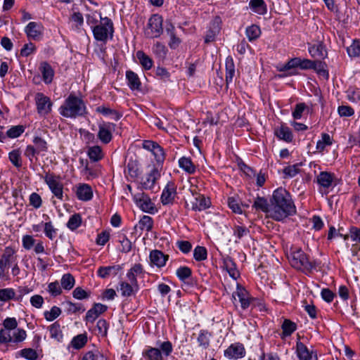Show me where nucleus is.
I'll return each instance as SVG.
<instances>
[{
  "mask_svg": "<svg viewBox=\"0 0 360 360\" xmlns=\"http://www.w3.org/2000/svg\"><path fill=\"white\" fill-rule=\"evenodd\" d=\"M297 209L290 193L284 188L274 191L271 196L270 218L282 221L296 214Z\"/></svg>",
  "mask_w": 360,
  "mask_h": 360,
  "instance_id": "1",
  "label": "nucleus"
},
{
  "mask_svg": "<svg viewBox=\"0 0 360 360\" xmlns=\"http://www.w3.org/2000/svg\"><path fill=\"white\" fill-rule=\"evenodd\" d=\"M60 115L67 118L83 117L87 114L85 103L82 98L70 94L58 108Z\"/></svg>",
  "mask_w": 360,
  "mask_h": 360,
  "instance_id": "2",
  "label": "nucleus"
},
{
  "mask_svg": "<svg viewBox=\"0 0 360 360\" xmlns=\"http://www.w3.org/2000/svg\"><path fill=\"white\" fill-rule=\"evenodd\" d=\"M286 256L291 266L297 269L311 270L319 264L316 260H310L302 249H286Z\"/></svg>",
  "mask_w": 360,
  "mask_h": 360,
  "instance_id": "3",
  "label": "nucleus"
},
{
  "mask_svg": "<svg viewBox=\"0 0 360 360\" xmlns=\"http://www.w3.org/2000/svg\"><path fill=\"white\" fill-rule=\"evenodd\" d=\"M100 22L92 27V32L96 41L105 44L108 39H112L114 34V25L112 20L108 17H102L101 13H98Z\"/></svg>",
  "mask_w": 360,
  "mask_h": 360,
  "instance_id": "4",
  "label": "nucleus"
},
{
  "mask_svg": "<svg viewBox=\"0 0 360 360\" xmlns=\"http://www.w3.org/2000/svg\"><path fill=\"white\" fill-rule=\"evenodd\" d=\"M158 346L146 347L142 352L143 357L146 360H165V357L169 356L173 351L172 344L169 341L160 342Z\"/></svg>",
  "mask_w": 360,
  "mask_h": 360,
  "instance_id": "5",
  "label": "nucleus"
},
{
  "mask_svg": "<svg viewBox=\"0 0 360 360\" xmlns=\"http://www.w3.org/2000/svg\"><path fill=\"white\" fill-rule=\"evenodd\" d=\"M315 60H311L307 58H301L295 57L290 59L285 65L280 69V72H287L286 76L297 75V68L302 70H312Z\"/></svg>",
  "mask_w": 360,
  "mask_h": 360,
  "instance_id": "6",
  "label": "nucleus"
},
{
  "mask_svg": "<svg viewBox=\"0 0 360 360\" xmlns=\"http://www.w3.org/2000/svg\"><path fill=\"white\" fill-rule=\"evenodd\" d=\"M163 18L159 14H153L148 20L145 34L148 38H158L163 32Z\"/></svg>",
  "mask_w": 360,
  "mask_h": 360,
  "instance_id": "7",
  "label": "nucleus"
},
{
  "mask_svg": "<svg viewBox=\"0 0 360 360\" xmlns=\"http://www.w3.org/2000/svg\"><path fill=\"white\" fill-rule=\"evenodd\" d=\"M44 179L53 195L60 201L64 200L63 184L60 176L53 174H46Z\"/></svg>",
  "mask_w": 360,
  "mask_h": 360,
  "instance_id": "8",
  "label": "nucleus"
},
{
  "mask_svg": "<svg viewBox=\"0 0 360 360\" xmlns=\"http://www.w3.org/2000/svg\"><path fill=\"white\" fill-rule=\"evenodd\" d=\"M136 205L144 212L155 214L158 210L150 197L144 193H139L133 195Z\"/></svg>",
  "mask_w": 360,
  "mask_h": 360,
  "instance_id": "9",
  "label": "nucleus"
},
{
  "mask_svg": "<svg viewBox=\"0 0 360 360\" xmlns=\"http://www.w3.org/2000/svg\"><path fill=\"white\" fill-rule=\"evenodd\" d=\"M116 124L110 122H103L98 124V139L104 144L109 143L112 139Z\"/></svg>",
  "mask_w": 360,
  "mask_h": 360,
  "instance_id": "10",
  "label": "nucleus"
},
{
  "mask_svg": "<svg viewBox=\"0 0 360 360\" xmlns=\"http://www.w3.org/2000/svg\"><path fill=\"white\" fill-rule=\"evenodd\" d=\"M34 100L39 115L44 117L51 112L53 103L49 97L42 93H37L35 95Z\"/></svg>",
  "mask_w": 360,
  "mask_h": 360,
  "instance_id": "11",
  "label": "nucleus"
},
{
  "mask_svg": "<svg viewBox=\"0 0 360 360\" xmlns=\"http://www.w3.org/2000/svg\"><path fill=\"white\" fill-rule=\"evenodd\" d=\"M177 195L174 183L169 181L162 190L160 200L163 205H170L174 202Z\"/></svg>",
  "mask_w": 360,
  "mask_h": 360,
  "instance_id": "12",
  "label": "nucleus"
},
{
  "mask_svg": "<svg viewBox=\"0 0 360 360\" xmlns=\"http://www.w3.org/2000/svg\"><path fill=\"white\" fill-rule=\"evenodd\" d=\"M191 192L194 196V201L192 202V210L194 211H202L210 207L211 202L210 199L205 195L198 193L196 188H191Z\"/></svg>",
  "mask_w": 360,
  "mask_h": 360,
  "instance_id": "13",
  "label": "nucleus"
},
{
  "mask_svg": "<svg viewBox=\"0 0 360 360\" xmlns=\"http://www.w3.org/2000/svg\"><path fill=\"white\" fill-rule=\"evenodd\" d=\"M232 297L235 301H236L238 298L240 303L241 308L244 310L250 307L252 300L248 292L239 285H237L236 290L233 293Z\"/></svg>",
  "mask_w": 360,
  "mask_h": 360,
  "instance_id": "14",
  "label": "nucleus"
},
{
  "mask_svg": "<svg viewBox=\"0 0 360 360\" xmlns=\"http://www.w3.org/2000/svg\"><path fill=\"white\" fill-rule=\"evenodd\" d=\"M43 30L41 23L30 22L25 27V32L28 39L37 41L41 38Z\"/></svg>",
  "mask_w": 360,
  "mask_h": 360,
  "instance_id": "15",
  "label": "nucleus"
},
{
  "mask_svg": "<svg viewBox=\"0 0 360 360\" xmlns=\"http://www.w3.org/2000/svg\"><path fill=\"white\" fill-rule=\"evenodd\" d=\"M160 177V172L158 167H154L144 177L142 178L141 188L144 190L153 188L157 180Z\"/></svg>",
  "mask_w": 360,
  "mask_h": 360,
  "instance_id": "16",
  "label": "nucleus"
},
{
  "mask_svg": "<svg viewBox=\"0 0 360 360\" xmlns=\"http://www.w3.org/2000/svg\"><path fill=\"white\" fill-rule=\"evenodd\" d=\"M224 356L229 359H241L245 356V349L243 344H231L225 351Z\"/></svg>",
  "mask_w": 360,
  "mask_h": 360,
  "instance_id": "17",
  "label": "nucleus"
},
{
  "mask_svg": "<svg viewBox=\"0 0 360 360\" xmlns=\"http://www.w3.org/2000/svg\"><path fill=\"white\" fill-rule=\"evenodd\" d=\"M296 354L299 360H317L316 354L300 341L296 342Z\"/></svg>",
  "mask_w": 360,
  "mask_h": 360,
  "instance_id": "18",
  "label": "nucleus"
},
{
  "mask_svg": "<svg viewBox=\"0 0 360 360\" xmlns=\"http://www.w3.org/2000/svg\"><path fill=\"white\" fill-rule=\"evenodd\" d=\"M252 208L255 211L262 212L270 218L271 198L268 201L264 197L257 196L253 202Z\"/></svg>",
  "mask_w": 360,
  "mask_h": 360,
  "instance_id": "19",
  "label": "nucleus"
},
{
  "mask_svg": "<svg viewBox=\"0 0 360 360\" xmlns=\"http://www.w3.org/2000/svg\"><path fill=\"white\" fill-rule=\"evenodd\" d=\"M274 134L279 139L286 143H290L293 140L291 129L285 124H281L274 129Z\"/></svg>",
  "mask_w": 360,
  "mask_h": 360,
  "instance_id": "20",
  "label": "nucleus"
},
{
  "mask_svg": "<svg viewBox=\"0 0 360 360\" xmlns=\"http://www.w3.org/2000/svg\"><path fill=\"white\" fill-rule=\"evenodd\" d=\"M108 309L106 305L101 303H96L93 307L88 310L85 316L86 322L93 323L100 314L104 313Z\"/></svg>",
  "mask_w": 360,
  "mask_h": 360,
  "instance_id": "21",
  "label": "nucleus"
},
{
  "mask_svg": "<svg viewBox=\"0 0 360 360\" xmlns=\"http://www.w3.org/2000/svg\"><path fill=\"white\" fill-rule=\"evenodd\" d=\"M126 79L127 86L131 91H141V82L136 73L132 70H127L126 72Z\"/></svg>",
  "mask_w": 360,
  "mask_h": 360,
  "instance_id": "22",
  "label": "nucleus"
},
{
  "mask_svg": "<svg viewBox=\"0 0 360 360\" xmlns=\"http://www.w3.org/2000/svg\"><path fill=\"white\" fill-rule=\"evenodd\" d=\"M76 195L80 200L89 201L93 198L92 188L89 184H80L77 186Z\"/></svg>",
  "mask_w": 360,
  "mask_h": 360,
  "instance_id": "23",
  "label": "nucleus"
},
{
  "mask_svg": "<svg viewBox=\"0 0 360 360\" xmlns=\"http://www.w3.org/2000/svg\"><path fill=\"white\" fill-rule=\"evenodd\" d=\"M308 51L311 57L324 59L327 57L328 53L325 45L319 42L313 45H309Z\"/></svg>",
  "mask_w": 360,
  "mask_h": 360,
  "instance_id": "24",
  "label": "nucleus"
},
{
  "mask_svg": "<svg viewBox=\"0 0 360 360\" xmlns=\"http://www.w3.org/2000/svg\"><path fill=\"white\" fill-rule=\"evenodd\" d=\"M39 70L42 75V79L46 84H51L54 77V70L47 62H41L39 65Z\"/></svg>",
  "mask_w": 360,
  "mask_h": 360,
  "instance_id": "25",
  "label": "nucleus"
},
{
  "mask_svg": "<svg viewBox=\"0 0 360 360\" xmlns=\"http://www.w3.org/2000/svg\"><path fill=\"white\" fill-rule=\"evenodd\" d=\"M168 259V256L164 255L161 251L155 249L150 253V262L158 267L164 266Z\"/></svg>",
  "mask_w": 360,
  "mask_h": 360,
  "instance_id": "26",
  "label": "nucleus"
},
{
  "mask_svg": "<svg viewBox=\"0 0 360 360\" xmlns=\"http://www.w3.org/2000/svg\"><path fill=\"white\" fill-rule=\"evenodd\" d=\"M121 269L122 266L120 265L101 266L98 268L97 273L98 276L105 278L111 276H116Z\"/></svg>",
  "mask_w": 360,
  "mask_h": 360,
  "instance_id": "27",
  "label": "nucleus"
},
{
  "mask_svg": "<svg viewBox=\"0 0 360 360\" xmlns=\"http://www.w3.org/2000/svg\"><path fill=\"white\" fill-rule=\"evenodd\" d=\"M223 264L229 276L234 280H236L239 276V272L236 269V264L229 256L223 257Z\"/></svg>",
  "mask_w": 360,
  "mask_h": 360,
  "instance_id": "28",
  "label": "nucleus"
},
{
  "mask_svg": "<svg viewBox=\"0 0 360 360\" xmlns=\"http://www.w3.org/2000/svg\"><path fill=\"white\" fill-rule=\"evenodd\" d=\"M178 163L179 167L189 174H193L196 171V167L188 157H181L179 158Z\"/></svg>",
  "mask_w": 360,
  "mask_h": 360,
  "instance_id": "29",
  "label": "nucleus"
},
{
  "mask_svg": "<svg viewBox=\"0 0 360 360\" xmlns=\"http://www.w3.org/2000/svg\"><path fill=\"white\" fill-rule=\"evenodd\" d=\"M333 179L334 174L327 172H321L317 176L318 184L325 188H328L332 185Z\"/></svg>",
  "mask_w": 360,
  "mask_h": 360,
  "instance_id": "30",
  "label": "nucleus"
},
{
  "mask_svg": "<svg viewBox=\"0 0 360 360\" xmlns=\"http://www.w3.org/2000/svg\"><path fill=\"white\" fill-rule=\"evenodd\" d=\"M281 328L283 332L281 335V338L284 339L285 338L291 335V334L297 330V325L290 319H286L283 321Z\"/></svg>",
  "mask_w": 360,
  "mask_h": 360,
  "instance_id": "31",
  "label": "nucleus"
},
{
  "mask_svg": "<svg viewBox=\"0 0 360 360\" xmlns=\"http://www.w3.org/2000/svg\"><path fill=\"white\" fill-rule=\"evenodd\" d=\"M312 70H314L319 76L322 77L325 79H328L329 72L327 69V64L325 62L315 60Z\"/></svg>",
  "mask_w": 360,
  "mask_h": 360,
  "instance_id": "32",
  "label": "nucleus"
},
{
  "mask_svg": "<svg viewBox=\"0 0 360 360\" xmlns=\"http://www.w3.org/2000/svg\"><path fill=\"white\" fill-rule=\"evenodd\" d=\"M8 160L11 164L17 169L22 166V153L19 148L14 149L8 153Z\"/></svg>",
  "mask_w": 360,
  "mask_h": 360,
  "instance_id": "33",
  "label": "nucleus"
},
{
  "mask_svg": "<svg viewBox=\"0 0 360 360\" xmlns=\"http://www.w3.org/2000/svg\"><path fill=\"white\" fill-rule=\"evenodd\" d=\"M87 155L92 162H98L104 157V153L101 146H94L89 147Z\"/></svg>",
  "mask_w": 360,
  "mask_h": 360,
  "instance_id": "34",
  "label": "nucleus"
},
{
  "mask_svg": "<svg viewBox=\"0 0 360 360\" xmlns=\"http://www.w3.org/2000/svg\"><path fill=\"white\" fill-rule=\"evenodd\" d=\"M250 8L259 15H264L266 11V5L264 0H250L249 3Z\"/></svg>",
  "mask_w": 360,
  "mask_h": 360,
  "instance_id": "35",
  "label": "nucleus"
},
{
  "mask_svg": "<svg viewBox=\"0 0 360 360\" xmlns=\"http://www.w3.org/2000/svg\"><path fill=\"white\" fill-rule=\"evenodd\" d=\"M70 20L72 22V29L77 32H79L84 24V18L82 13L80 12H74L70 15Z\"/></svg>",
  "mask_w": 360,
  "mask_h": 360,
  "instance_id": "36",
  "label": "nucleus"
},
{
  "mask_svg": "<svg viewBox=\"0 0 360 360\" xmlns=\"http://www.w3.org/2000/svg\"><path fill=\"white\" fill-rule=\"evenodd\" d=\"M333 139L328 134L322 133L321 139L317 141L316 148L318 152L323 153L327 146L333 144Z\"/></svg>",
  "mask_w": 360,
  "mask_h": 360,
  "instance_id": "37",
  "label": "nucleus"
},
{
  "mask_svg": "<svg viewBox=\"0 0 360 360\" xmlns=\"http://www.w3.org/2000/svg\"><path fill=\"white\" fill-rule=\"evenodd\" d=\"M96 111L104 116H111L112 118L115 121L119 120L122 116V115L118 111L104 105L98 106L96 109Z\"/></svg>",
  "mask_w": 360,
  "mask_h": 360,
  "instance_id": "38",
  "label": "nucleus"
},
{
  "mask_svg": "<svg viewBox=\"0 0 360 360\" xmlns=\"http://www.w3.org/2000/svg\"><path fill=\"white\" fill-rule=\"evenodd\" d=\"M136 58L143 68L146 70H150L153 65V61L151 58L146 55L143 51H138L136 52Z\"/></svg>",
  "mask_w": 360,
  "mask_h": 360,
  "instance_id": "39",
  "label": "nucleus"
},
{
  "mask_svg": "<svg viewBox=\"0 0 360 360\" xmlns=\"http://www.w3.org/2000/svg\"><path fill=\"white\" fill-rule=\"evenodd\" d=\"M226 68V82L227 84L232 82L233 78L235 75V65L233 60L231 57H228L225 63Z\"/></svg>",
  "mask_w": 360,
  "mask_h": 360,
  "instance_id": "40",
  "label": "nucleus"
},
{
  "mask_svg": "<svg viewBox=\"0 0 360 360\" xmlns=\"http://www.w3.org/2000/svg\"><path fill=\"white\" fill-rule=\"evenodd\" d=\"M50 336L51 338L60 342L63 340V335L60 328V325L58 321L53 323L49 327Z\"/></svg>",
  "mask_w": 360,
  "mask_h": 360,
  "instance_id": "41",
  "label": "nucleus"
},
{
  "mask_svg": "<svg viewBox=\"0 0 360 360\" xmlns=\"http://www.w3.org/2000/svg\"><path fill=\"white\" fill-rule=\"evenodd\" d=\"M152 51L155 56L161 60L165 58L168 51L167 47L163 44L158 41L153 46Z\"/></svg>",
  "mask_w": 360,
  "mask_h": 360,
  "instance_id": "42",
  "label": "nucleus"
},
{
  "mask_svg": "<svg viewBox=\"0 0 360 360\" xmlns=\"http://www.w3.org/2000/svg\"><path fill=\"white\" fill-rule=\"evenodd\" d=\"M61 287L65 290H71L75 283V280L74 276L68 273L63 275L60 279Z\"/></svg>",
  "mask_w": 360,
  "mask_h": 360,
  "instance_id": "43",
  "label": "nucleus"
},
{
  "mask_svg": "<svg viewBox=\"0 0 360 360\" xmlns=\"http://www.w3.org/2000/svg\"><path fill=\"white\" fill-rule=\"evenodd\" d=\"M245 34L250 41H252L261 35L260 27L257 25H252L246 28Z\"/></svg>",
  "mask_w": 360,
  "mask_h": 360,
  "instance_id": "44",
  "label": "nucleus"
},
{
  "mask_svg": "<svg viewBox=\"0 0 360 360\" xmlns=\"http://www.w3.org/2000/svg\"><path fill=\"white\" fill-rule=\"evenodd\" d=\"M347 52L349 57L357 58L360 56V40H353L352 44L347 48Z\"/></svg>",
  "mask_w": 360,
  "mask_h": 360,
  "instance_id": "45",
  "label": "nucleus"
},
{
  "mask_svg": "<svg viewBox=\"0 0 360 360\" xmlns=\"http://www.w3.org/2000/svg\"><path fill=\"white\" fill-rule=\"evenodd\" d=\"M210 336L211 334L208 331L204 330H200L197 338L199 346L207 349L210 345Z\"/></svg>",
  "mask_w": 360,
  "mask_h": 360,
  "instance_id": "46",
  "label": "nucleus"
},
{
  "mask_svg": "<svg viewBox=\"0 0 360 360\" xmlns=\"http://www.w3.org/2000/svg\"><path fill=\"white\" fill-rule=\"evenodd\" d=\"M82 221V217L80 214L76 213L70 217L67 223V226L70 230L74 231L81 226Z\"/></svg>",
  "mask_w": 360,
  "mask_h": 360,
  "instance_id": "47",
  "label": "nucleus"
},
{
  "mask_svg": "<svg viewBox=\"0 0 360 360\" xmlns=\"http://www.w3.org/2000/svg\"><path fill=\"white\" fill-rule=\"evenodd\" d=\"M32 142L35 149L39 154L43 152H47L48 143L44 139L39 136H35L34 137Z\"/></svg>",
  "mask_w": 360,
  "mask_h": 360,
  "instance_id": "48",
  "label": "nucleus"
},
{
  "mask_svg": "<svg viewBox=\"0 0 360 360\" xmlns=\"http://www.w3.org/2000/svg\"><path fill=\"white\" fill-rule=\"evenodd\" d=\"M139 228L141 230L149 231L153 229V220L148 215H143L139 221Z\"/></svg>",
  "mask_w": 360,
  "mask_h": 360,
  "instance_id": "49",
  "label": "nucleus"
},
{
  "mask_svg": "<svg viewBox=\"0 0 360 360\" xmlns=\"http://www.w3.org/2000/svg\"><path fill=\"white\" fill-rule=\"evenodd\" d=\"M87 342V337L85 334H79L71 341L72 347L76 349H79L83 347Z\"/></svg>",
  "mask_w": 360,
  "mask_h": 360,
  "instance_id": "50",
  "label": "nucleus"
},
{
  "mask_svg": "<svg viewBox=\"0 0 360 360\" xmlns=\"http://www.w3.org/2000/svg\"><path fill=\"white\" fill-rule=\"evenodd\" d=\"M61 312L62 311L60 308L53 306L50 311H45L44 312V316L46 321H52L58 318L60 315Z\"/></svg>",
  "mask_w": 360,
  "mask_h": 360,
  "instance_id": "51",
  "label": "nucleus"
},
{
  "mask_svg": "<svg viewBox=\"0 0 360 360\" xmlns=\"http://www.w3.org/2000/svg\"><path fill=\"white\" fill-rule=\"evenodd\" d=\"M153 155L155 157V159L157 162V164L158 166L162 167L165 160V151L159 144L156 148H155V150L152 153Z\"/></svg>",
  "mask_w": 360,
  "mask_h": 360,
  "instance_id": "52",
  "label": "nucleus"
},
{
  "mask_svg": "<svg viewBox=\"0 0 360 360\" xmlns=\"http://www.w3.org/2000/svg\"><path fill=\"white\" fill-rule=\"evenodd\" d=\"M25 131L22 125L13 126L6 131V136L11 139L19 137Z\"/></svg>",
  "mask_w": 360,
  "mask_h": 360,
  "instance_id": "53",
  "label": "nucleus"
},
{
  "mask_svg": "<svg viewBox=\"0 0 360 360\" xmlns=\"http://www.w3.org/2000/svg\"><path fill=\"white\" fill-rule=\"evenodd\" d=\"M15 292L13 288L0 289V300L7 302L15 298Z\"/></svg>",
  "mask_w": 360,
  "mask_h": 360,
  "instance_id": "54",
  "label": "nucleus"
},
{
  "mask_svg": "<svg viewBox=\"0 0 360 360\" xmlns=\"http://www.w3.org/2000/svg\"><path fill=\"white\" fill-rule=\"evenodd\" d=\"M302 165V164L300 163L285 167L283 169V174L285 175V176L290 178L294 177L300 172L299 167Z\"/></svg>",
  "mask_w": 360,
  "mask_h": 360,
  "instance_id": "55",
  "label": "nucleus"
},
{
  "mask_svg": "<svg viewBox=\"0 0 360 360\" xmlns=\"http://www.w3.org/2000/svg\"><path fill=\"white\" fill-rule=\"evenodd\" d=\"M349 238H350L354 242L360 243V229L352 226L349 229V233L348 234H345L344 240H347Z\"/></svg>",
  "mask_w": 360,
  "mask_h": 360,
  "instance_id": "56",
  "label": "nucleus"
},
{
  "mask_svg": "<svg viewBox=\"0 0 360 360\" xmlns=\"http://www.w3.org/2000/svg\"><path fill=\"white\" fill-rule=\"evenodd\" d=\"M47 291L53 297H56L62 293V287L58 281L49 283Z\"/></svg>",
  "mask_w": 360,
  "mask_h": 360,
  "instance_id": "57",
  "label": "nucleus"
},
{
  "mask_svg": "<svg viewBox=\"0 0 360 360\" xmlns=\"http://www.w3.org/2000/svg\"><path fill=\"white\" fill-rule=\"evenodd\" d=\"M109 325L106 320L99 319L96 323V329L98 330V335L101 337H105L108 333Z\"/></svg>",
  "mask_w": 360,
  "mask_h": 360,
  "instance_id": "58",
  "label": "nucleus"
},
{
  "mask_svg": "<svg viewBox=\"0 0 360 360\" xmlns=\"http://www.w3.org/2000/svg\"><path fill=\"white\" fill-rule=\"evenodd\" d=\"M20 355L28 360H36L38 354L35 349L32 348H25L19 351Z\"/></svg>",
  "mask_w": 360,
  "mask_h": 360,
  "instance_id": "59",
  "label": "nucleus"
},
{
  "mask_svg": "<svg viewBox=\"0 0 360 360\" xmlns=\"http://www.w3.org/2000/svg\"><path fill=\"white\" fill-rule=\"evenodd\" d=\"M27 338V333L26 331L22 328H17L16 330H15L13 333L12 335V342L18 343V342H22L24 341Z\"/></svg>",
  "mask_w": 360,
  "mask_h": 360,
  "instance_id": "60",
  "label": "nucleus"
},
{
  "mask_svg": "<svg viewBox=\"0 0 360 360\" xmlns=\"http://www.w3.org/2000/svg\"><path fill=\"white\" fill-rule=\"evenodd\" d=\"M191 269L188 266H181L176 269V276L182 281L191 276Z\"/></svg>",
  "mask_w": 360,
  "mask_h": 360,
  "instance_id": "61",
  "label": "nucleus"
},
{
  "mask_svg": "<svg viewBox=\"0 0 360 360\" xmlns=\"http://www.w3.org/2000/svg\"><path fill=\"white\" fill-rule=\"evenodd\" d=\"M134 288H136V287L134 285H131V283L122 282L120 283V290L121 291V294L122 296L129 297L134 292Z\"/></svg>",
  "mask_w": 360,
  "mask_h": 360,
  "instance_id": "62",
  "label": "nucleus"
},
{
  "mask_svg": "<svg viewBox=\"0 0 360 360\" xmlns=\"http://www.w3.org/2000/svg\"><path fill=\"white\" fill-rule=\"evenodd\" d=\"M347 99L353 103H358L360 102V89H349L347 94Z\"/></svg>",
  "mask_w": 360,
  "mask_h": 360,
  "instance_id": "63",
  "label": "nucleus"
},
{
  "mask_svg": "<svg viewBox=\"0 0 360 360\" xmlns=\"http://www.w3.org/2000/svg\"><path fill=\"white\" fill-rule=\"evenodd\" d=\"M81 360H107L106 358L99 352H88Z\"/></svg>",
  "mask_w": 360,
  "mask_h": 360,
  "instance_id": "64",
  "label": "nucleus"
}]
</instances>
